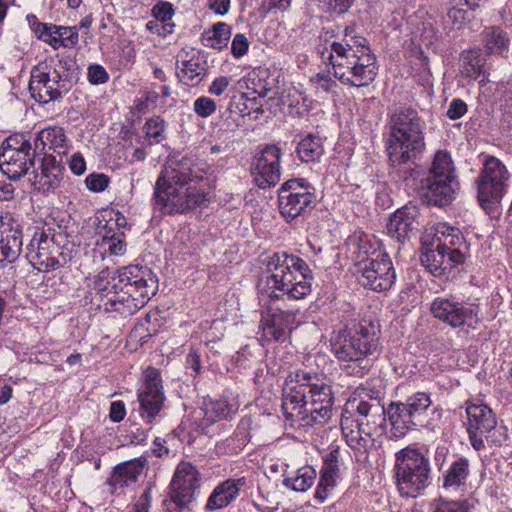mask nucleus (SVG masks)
<instances>
[{"label":"nucleus","instance_id":"1","mask_svg":"<svg viewBox=\"0 0 512 512\" xmlns=\"http://www.w3.org/2000/svg\"><path fill=\"white\" fill-rule=\"evenodd\" d=\"M202 169L190 158L171 162L161 171L154 187V207L163 214L185 213L207 202L198 186Z\"/></svg>","mask_w":512,"mask_h":512},{"label":"nucleus","instance_id":"2","mask_svg":"<svg viewBox=\"0 0 512 512\" xmlns=\"http://www.w3.org/2000/svg\"><path fill=\"white\" fill-rule=\"evenodd\" d=\"M333 392L317 374L296 371L286 381L282 399L283 415L303 425L326 423L332 414Z\"/></svg>","mask_w":512,"mask_h":512},{"label":"nucleus","instance_id":"3","mask_svg":"<svg viewBox=\"0 0 512 512\" xmlns=\"http://www.w3.org/2000/svg\"><path fill=\"white\" fill-rule=\"evenodd\" d=\"M95 288L107 295L112 294L105 303V309L129 316L141 309L155 295L157 280L147 267L130 265L116 273L102 270L96 280Z\"/></svg>","mask_w":512,"mask_h":512},{"label":"nucleus","instance_id":"4","mask_svg":"<svg viewBox=\"0 0 512 512\" xmlns=\"http://www.w3.org/2000/svg\"><path fill=\"white\" fill-rule=\"evenodd\" d=\"M352 33L353 29L347 27L341 41L331 42L319 50V54L323 60L329 61L334 77L342 84L365 87L375 80L378 65L368 40Z\"/></svg>","mask_w":512,"mask_h":512},{"label":"nucleus","instance_id":"5","mask_svg":"<svg viewBox=\"0 0 512 512\" xmlns=\"http://www.w3.org/2000/svg\"><path fill=\"white\" fill-rule=\"evenodd\" d=\"M313 274L297 255L276 252L267 258L265 274L259 282L260 301L299 300L311 292Z\"/></svg>","mask_w":512,"mask_h":512},{"label":"nucleus","instance_id":"6","mask_svg":"<svg viewBox=\"0 0 512 512\" xmlns=\"http://www.w3.org/2000/svg\"><path fill=\"white\" fill-rule=\"evenodd\" d=\"M425 127L418 111L409 106H399L388 115L386 151L392 166L414 162L423 153Z\"/></svg>","mask_w":512,"mask_h":512},{"label":"nucleus","instance_id":"7","mask_svg":"<svg viewBox=\"0 0 512 512\" xmlns=\"http://www.w3.org/2000/svg\"><path fill=\"white\" fill-rule=\"evenodd\" d=\"M393 471L397 490L402 497L416 498L431 483L429 457L410 446L396 452Z\"/></svg>","mask_w":512,"mask_h":512},{"label":"nucleus","instance_id":"8","mask_svg":"<svg viewBox=\"0 0 512 512\" xmlns=\"http://www.w3.org/2000/svg\"><path fill=\"white\" fill-rule=\"evenodd\" d=\"M459 183L451 155L443 150L435 153L427 176L421 181L422 202L434 206L449 205L455 198Z\"/></svg>","mask_w":512,"mask_h":512},{"label":"nucleus","instance_id":"9","mask_svg":"<svg viewBox=\"0 0 512 512\" xmlns=\"http://www.w3.org/2000/svg\"><path fill=\"white\" fill-rule=\"evenodd\" d=\"M431 404L430 395L425 392L414 393L405 402H390L387 417L391 425V436L400 439L408 432L423 427Z\"/></svg>","mask_w":512,"mask_h":512},{"label":"nucleus","instance_id":"10","mask_svg":"<svg viewBox=\"0 0 512 512\" xmlns=\"http://www.w3.org/2000/svg\"><path fill=\"white\" fill-rule=\"evenodd\" d=\"M510 173L495 156H485L483 168L476 180L477 198L481 207L492 213L501 203L508 187Z\"/></svg>","mask_w":512,"mask_h":512},{"label":"nucleus","instance_id":"11","mask_svg":"<svg viewBox=\"0 0 512 512\" xmlns=\"http://www.w3.org/2000/svg\"><path fill=\"white\" fill-rule=\"evenodd\" d=\"M315 201V188L302 178L290 179L278 190L279 212L287 222L310 212Z\"/></svg>","mask_w":512,"mask_h":512},{"label":"nucleus","instance_id":"12","mask_svg":"<svg viewBox=\"0 0 512 512\" xmlns=\"http://www.w3.org/2000/svg\"><path fill=\"white\" fill-rule=\"evenodd\" d=\"M35 154L31 143L23 135L10 136L0 148V170L9 179H20L34 164Z\"/></svg>","mask_w":512,"mask_h":512},{"label":"nucleus","instance_id":"13","mask_svg":"<svg viewBox=\"0 0 512 512\" xmlns=\"http://www.w3.org/2000/svg\"><path fill=\"white\" fill-rule=\"evenodd\" d=\"M200 487V473L189 462H180L170 483V498L163 501L164 512H181L193 501Z\"/></svg>","mask_w":512,"mask_h":512},{"label":"nucleus","instance_id":"14","mask_svg":"<svg viewBox=\"0 0 512 512\" xmlns=\"http://www.w3.org/2000/svg\"><path fill=\"white\" fill-rule=\"evenodd\" d=\"M373 255L360 263L359 281L363 287L372 291H388L396 281V271L391 258L386 252L379 251Z\"/></svg>","mask_w":512,"mask_h":512},{"label":"nucleus","instance_id":"15","mask_svg":"<svg viewBox=\"0 0 512 512\" xmlns=\"http://www.w3.org/2000/svg\"><path fill=\"white\" fill-rule=\"evenodd\" d=\"M143 386L138 390L139 413L143 421L153 424L166 399L159 370L148 366L143 370Z\"/></svg>","mask_w":512,"mask_h":512},{"label":"nucleus","instance_id":"16","mask_svg":"<svg viewBox=\"0 0 512 512\" xmlns=\"http://www.w3.org/2000/svg\"><path fill=\"white\" fill-rule=\"evenodd\" d=\"M383 398L384 393L381 390L369 384L361 385L352 393L344 409L346 413H354L377 423L387 415V407L382 403Z\"/></svg>","mask_w":512,"mask_h":512},{"label":"nucleus","instance_id":"17","mask_svg":"<svg viewBox=\"0 0 512 512\" xmlns=\"http://www.w3.org/2000/svg\"><path fill=\"white\" fill-rule=\"evenodd\" d=\"M433 316L453 328L468 327L476 329L479 322L478 312L453 297H437L431 304Z\"/></svg>","mask_w":512,"mask_h":512},{"label":"nucleus","instance_id":"18","mask_svg":"<svg viewBox=\"0 0 512 512\" xmlns=\"http://www.w3.org/2000/svg\"><path fill=\"white\" fill-rule=\"evenodd\" d=\"M69 82L57 70L44 72L38 67L31 71L29 91L38 102L47 104L56 101L69 90Z\"/></svg>","mask_w":512,"mask_h":512},{"label":"nucleus","instance_id":"19","mask_svg":"<svg viewBox=\"0 0 512 512\" xmlns=\"http://www.w3.org/2000/svg\"><path fill=\"white\" fill-rule=\"evenodd\" d=\"M281 156V149L276 145H266L254 156L252 175L259 188L266 189L280 181Z\"/></svg>","mask_w":512,"mask_h":512},{"label":"nucleus","instance_id":"20","mask_svg":"<svg viewBox=\"0 0 512 512\" xmlns=\"http://www.w3.org/2000/svg\"><path fill=\"white\" fill-rule=\"evenodd\" d=\"M466 415L465 426L469 442L474 450H483L485 448L483 435L494 428L497 418L492 409L483 403H467Z\"/></svg>","mask_w":512,"mask_h":512},{"label":"nucleus","instance_id":"21","mask_svg":"<svg viewBox=\"0 0 512 512\" xmlns=\"http://www.w3.org/2000/svg\"><path fill=\"white\" fill-rule=\"evenodd\" d=\"M377 423L364 417L355 418L354 413H346L343 409L341 416V429L347 445L357 451H366Z\"/></svg>","mask_w":512,"mask_h":512},{"label":"nucleus","instance_id":"22","mask_svg":"<svg viewBox=\"0 0 512 512\" xmlns=\"http://www.w3.org/2000/svg\"><path fill=\"white\" fill-rule=\"evenodd\" d=\"M464 262L461 250L448 251L438 245L421 255V263L434 276H442Z\"/></svg>","mask_w":512,"mask_h":512},{"label":"nucleus","instance_id":"23","mask_svg":"<svg viewBox=\"0 0 512 512\" xmlns=\"http://www.w3.org/2000/svg\"><path fill=\"white\" fill-rule=\"evenodd\" d=\"M419 211L414 205H406L398 209L387 223L388 235L398 242H404L418 229Z\"/></svg>","mask_w":512,"mask_h":512},{"label":"nucleus","instance_id":"24","mask_svg":"<svg viewBox=\"0 0 512 512\" xmlns=\"http://www.w3.org/2000/svg\"><path fill=\"white\" fill-rule=\"evenodd\" d=\"M246 485V478H228L215 486L205 504L207 511L224 509L239 496L240 490Z\"/></svg>","mask_w":512,"mask_h":512},{"label":"nucleus","instance_id":"25","mask_svg":"<svg viewBox=\"0 0 512 512\" xmlns=\"http://www.w3.org/2000/svg\"><path fill=\"white\" fill-rule=\"evenodd\" d=\"M64 171V166L54 156H45L40 167L33 171V183L38 184V189L43 193L54 192L61 184Z\"/></svg>","mask_w":512,"mask_h":512},{"label":"nucleus","instance_id":"26","mask_svg":"<svg viewBox=\"0 0 512 512\" xmlns=\"http://www.w3.org/2000/svg\"><path fill=\"white\" fill-rule=\"evenodd\" d=\"M176 65L179 80L188 86L198 85L207 72V63L200 55L193 54L188 58L184 50L178 53Z\"/></svg>","mask_w":512,"mask_h":512},{"label":"nucleus","instance_id":"27","mask_svg":"<svg viewBox=\"0 0 512 512\" xmlns=\"http://www.w3.org/2000/svg\"><path fill=\"white\" fill-rule=\"evenodd\" d=\"M290 314L279 307L267 305L262 313L261 329L262 337L266 341H278L285 336Z\"/></svg>","mask_w":512,"mask_h":512},{"label":"nucleus","instance_id":"28","mask_svg":"<svg viewBox=\"0 0 512 512\" xmlns=\"http://www.w3.org/2000/svg\"><path fill=\"white\" fill-rule=\"evenodd\" d=\"M470 474V461L463 456L457 457L443 472L442 487L450 492L463 491Z\"/></svg>","mask_w":512,"mask_h":512},{"label":"nucleus","instance_id":"29","mask_svg":"<svg viewBox=\"0 0 512 512\" xmlns=\"http://www.w3.org/2000/svg\"><path fill=\"white\" fill-rule=\"evenodd\" d=\"M145 463V459L139 458L118 464L108 480L109 485L117 490L135 483L141 475Z\"/></svg>","mask_w":512,"mask_h":512},{"label":"nucleus","instance_id":"30","mask_svg":"<svg viewBox=\"0 0 512 512\" xmlns=\"http://www.w3.org/2000/svg\"><path fill=\"white\" fill-rule=\"evenodd\" d=\"M34 152H43L46 148L58 155H65L67 152V137L64 129L60 126H51L42 129L35 141Z\"/></svg>","mask_w":512,"mask_h":512},{"label":"nucleus","instance_id":"31","mask_svg":"<svg viewBox=\"0 0 512 512\" xmlns=\"http://www.w3.org/2000/svg\"><path fill=\"white\" fill-rule=\"evenodd\" d=\"M22 232L19 225L5 228L0 235V262H14L22 252Z\"/></svg>","mask_w":512,"mask_h":512},{"label":"nucleus","instance_id":"32","mask_svg":"<svg viewBox=\"0 0 512 512\" xmlns=\"http://www.w3.org/2000/svg\"><path fill=\"white\" fill-rule=\"evenodd\" d=\"M482 43L489 55L503 56L509 51L510 38L500 27L490 26L482 32Z\"/></svg>","mask_w":512,"mask_h":512},{"label":"nucleus","instance_id":"33","mask_svg":"<svg viewBox=\"0 0 512 512\" xmlns=\"http://www.w3.org/2000/svg\"><path fill=\"white\" fill-rule=\"evenodd\" d=\"M239 407L238 394L226 391L222 398L209 403L207 414L212 421L224 420L232 417Z\"/></svg>","mask_w":512,"mask_h":512},{"label":"nucleus","instance_id":"34","mask_svg":"<svg viewBox=\"0 0 512 512\" xmlns=\"http://www.w3.org/2000/svg\"><path fill=\"white\" fill-rule=\"evenodd\" d=\"M126 242L122 232H113L111 229L96 240V250L104 259L107 256H122L126 252Z\"/></svg>","mask_w":512,"mask_h":512},{"label":"nucleus","instance_id":"35","mask_svg":"<svg viewBox=\"0 0 512 512\" xmlns=\"http://www.w3.org/2000/svg\"><path fill=\"white\" fill-rule=\"evenodd\" d=\"M296 153L302 162H319L324 154L322 138L317 135L307 134L297 144Z\"/></svg>","mask_w":512,"mask_h":512},{"label":"nucleus","instance_id":"36","mask_svg":"<svg viewBox=\"0 0 512 512\" xmlns=\"http://www.w3.org/2000/svg\"><path fill=\"white\" fill-rule=\"evenodd\" d=\"M317 473L311 466H303L299 468L294 477H285L282 481L283 485L296 492L307 491L314 483Z\"/></svg>","mask_w":512,"mask_h":512},{"label":"nucleus","instance_id":"37","mask_svg":"<svg viewBox=\"0 0 512 512\" xmlns=\"http://www.w3.org/2000/svg\"><path fill=\"white\" fill-rule=\"evenodd\" d=\"M342 369L351 376H364L370 369V362L367 354H336Z\"/></svg>","mask_w":512,"mask_h":512},{"label":"nucleus","instance_id":"38","mask_svg":"<svg viewBox=\"0 0 512 512\" xmlns=\"http://www.w3.org/2000/svg\"><path fill=\"white\" fill-rule=\"evenodd\" d=\"M340 448L338 446H331L329 452L323 457V465L320 470V476L326 479L336 481L340 473Z\"/></svg>","mask_w":512,"mask_h":512},{"label":"nucleus","instance_id":"39","mask_svg":"<svg viewBox=\"0 0 512 512\" xmlns=\"http://www.w3.org/2000/svg\"><path fill=\"white\" fill-rule=\"evenodd\" d=\"M462 68L464 74L467 77L477 79L478 77L482 76L483 78L480 80L481 85H485V83L489 81L488 74H486L484 69L483 60L477 56L468 54L467 56L463 57Z\"/></svg>","mask_w":512,"mask_h":512},{"label":"nucleus","instance_id":"40","mask_svg":"<svg viewBox=\"0 0 512 512\" xmlns=\"http://www.w3.org/2000/svg\"><path fill=\"white\" fill-rule=\"evenodd\" d=\"M437 232L441 234V237H438L437 245L439 247L448 251L461 250L460 246L464 243V237L457 228L443 227L442 231L438 230Z\"/></svg>","mask_w":512,"mask_h":512},{"label":"nucleus","instance_id":"41","mask_svg":"<svg viewBox=\"0 0 512 512\" xmlns=\"http://www.w3.org/2000/svg\"><path fill=\"white\" fill-rule=\"evenodd\" d=\"M362 338L363 339L352 337L349 340V345L344 344L337 346V344H335L333 352H348L350 348L354 349L355 352H374L377 349V343L374 337L368 339L366 334H362Z\"/></svg>","mask_w":512,"mask_h":512},{"label":"nucleus","instance_id":"42","mask_svg":"<svg viewBox=\"0 0 512 512\" xmlns=\"http://www.w3.org/2000/svg\"><path fill=\"white\" fill-rule=\"evenodd\" d=\"M210 33L211 35L207 38L210 42L209 45L214 49L221 50L228 44V40L231 36V27L224 22H218L213 26Z\"/></svg>","mask_w":512,"mask_h":512},{"label":"nucleus","instance_id":"43","mask_svg":"<svg viewBox=\"0 0 512 512\" xmlns=\"http://www.w3.org/2000/svg\"><path fill=\"white\" fill-rule=\"evenodd\" d=\"M429 512H469L467 500L436 499L432 502Z\"/></svg>","mask_w":512,"mask_h":512},{"label":"nucleus","instance_id":"44","mask_svg":"<svg viewBox=\"0 0 512 512\" xmlns=\"http://www.w3.org/2000/svg\"><path fill=\"white\" fill-rule=\"evenodd\" d=\"M35 31L39 34V39L48 43L52 48L58 49L61 47L62 40L60 41L58 38L60 26L38 23Z\"/></svg>","mask_w":512,"mask_h":512},{"label":"nucleus","instance_id":"45","mask_svg":"<svg viewBox=\"0 0 512 512\" xmlns=\"http://www.w3.org/2000/svg\"><path fill=\"white\" fill-rule=\"evenodd\" d=\"M146 136L155 143H160L165 139L166 123L160 116L148 119L144 126Z\"/></svg>","mask_w":512,"mask_h":512},{"label":"nucleus","instance_id":"46","mask_svg":"<svg viewBox=\"0 0 512 512\" xmlns=\"http://www.w3.org/2000/svg\"><path fill=\"white\" fill-rule=\"evenodd\" d=\"M483 440L490 447H501L509 440L508 428L505 425H498L496 421L494 428L483 435Z\"/></svg>","mask_w":512,"mask_h":512},{"label":"nucleus","instance_id":"47","mask_svg":"<svg viewBox=\"0 0 512 512\" xmlns=\"http://www.w3.org/2000/svg\"><path fill=\"white\" fill-rule=\"evenodd\" d=\"M216 109V102L208 96L198 97L193 103L194 112L201 118L212 116L216 112Z\"/></svg>","mask_w":512,"mask_h":512},{"label":"nucleus","instance_id":"48","mask_svg":"<svg viewBox=\"0 0 512 512\" xmlns=\"http://www.w3.org/2000/svg\"><path fill=\"white\" fill-rule=\"evenodd\" d=\"M37 263L46 270H55L66 264V257L62 252H59L58 256L51 255L49 252H41Z\"/></svg>","mask_w":512,"mask_h":512},{"label":"nucleus","instance_id":"49","mask_svg":"<svg viewBox=\"0 0 512 512\" xmlns=\"http://www.w3.org/2000/svg\"><path fill=\"white\" fill-rule=\"evenodd\" d=\"M353 0H319L321 8L329 13L342 15L351 7Z\"/></svg>","mask_w":512,"mask_h":512},{"label":"nucleus","instance_id":"50","mask_svg":"<svg viewBox=\"0 0 512 512\" xmlns=\"http://www.w3.org/2000/svg\"><path fill=\"white\" fill-rule=\"evenodd\" d=\"M109 182V177L102 173H92L88 175L85 179L87 188L93 192L104 191L108 187Z\"/></svg>","mask_w":512,"mask_h":512},{"label":"nucleus","instance_id":"51","mask_svg":"<svg viewBox=\"0 0 512 512\" xmlns=\"http://www.w3.org/2000/svg\"><path fill=\"white\" fill-rule=\"evenodd\" d=\"M152 15L158 22L165 23L174 15L173 5L169 2H158L152 9Z\"/></svg>","mask_w":512,"mask_h":512},{"label":"nucleus","instance_id":"52","mask_svg":"<svg viewBox=\"0 0 512 512\" xmlns=\"http://www.w3.org/2000/svg\"><path fill=\"white\" fill-rule=\"evenodd\" d=\"M335 484V480L320 476L315 491V499L323 503L328 498L329 492L334 488Z\"/></svg>","mask_w":512,"mask_h":512},{"label":"nucleus","instance_id":"53","mask_svg":"<svg viewBox=\"0 0 512 512\" xmlns=\"http://www.w3.org/2000/svg\"><path fill=\"white\" fill-rule=\"evenodd\" d=\"M109 75L106 69L98 64L90 65L88 68V80L91 84L99 85L108 81Z\"/></svg>","mask_w":512,"mask_h":512},{"label":"nucleus","instance_id":"54","mask_svg":"<svg viewBox=\"0 0 512 512\" xmlns=\"http://www.w3.org/2000/svg\"><path fill=\"white\" fill-rule=\"evenodd\" d=\"M249 48V42L244 34L238 33L234 36L231 43V53L234 57L240 58L244 56Z\"/></svg>","mask_w":512,"mask_h":512},{"label":"nucleus","instance_id":"55","mask_svg":"<svg viewBox=\"0 0 512 512\" xmlns=\"http://www.w3.org/2000/svg\"><path fill=\"white\" fill-rule=\"evenodd\" d=\"M467 112V104L459 98L453 99L447 109L446 115L451 120L463 117Z\"/></svg>","mask_w":512,"mask_h":512},{"label":"nucleus","instance_id":"56","mask_svg":"<svg viewBox=\"0 0 512 512\" xmlns=\"http://www.w3.org/2000/svg\"><path fill=\"white\" fill-rule=\"evenodd\" d=\"M59 40H62L61 47H73L78 43V33L71 27L60 26Z\"/></svg>","mask_w":512,"mask_h":512},{"label":"nucleus","instance_id":"57","mask_svg":"<svg viewBox=\"0 0 512 512\" xmlns=\"http://www.w3.org/2000/svg\"><path fill=\"white\" fill-rule=\"evenodd\" d=\"M231 83V78L227 76L216 77L208 88V92L214 96H221L227 90Z\"/></svg>","mask_w":512,"mask_h":512},{"label":"nucleus","instance_id":"58","mask_svg":"<svg viewBox=\"0 0 512 512\" xmlns=\"http://www.w3.org/2000/svg\"><path fill=\"white\" fill-rule=\"evenodd\" d=\"M311 81L318 90L321 89L327 93L332 92L337 87V83L330 76L321 73L316 74V76L311 78Z\"/></svg>","mask_w":512,"mask_h":512},{"label":"nucleus","instance_id":"59","mask_svg":"<svg viewBox=\"0 0 512 512\" xmlns=\"http://www.w3.org/2000/svg\"><path fill=\"white\" fill-rule=\"evenodd\" d=\"M126 415V408L123 401H114L110 405L109 418L113 422H120Z\"/></svg>","mask_w":512,"mask_h":512},{"label":"nucleus","instance_id":"60","mask_svg":"<svg viewBox=\"0 0 512 512\" xmlns=\"http://www.w3.org/2000/svg\"><path fill=\"white\" fill-rule=\"evenodd\" d=\"M151 488H147L134 504V512H148L151 507Z\"/></svg>","mask_w":512,"mask_h":512},{"label":"nucleus","instance_id":"61","mask_svg":"<svg viewBox=\"0 0 512 512\" xmlns=\"http://www.w3.org/2000/svg\"><path fill=\"white\" fill-rule=\"evenodd\" d=\"M151 335L146 331V329L141 325L135 327L131 333L129 334L128 343L129 345H134L136 343H140V346L146 342V338H150Z\"/></svg>","mask_w":512,"mask_h":512},{"label":"nucleus","instance_id":"62","mask_svg":"<svg viewBox=\"0 0 512 512\" xmlns=\"http://www.w3.org/2000/svg\"><path fill=\"white\" fill-rule=\"evenodd\" d=\"M71 171L76 175H82L86 170V162L80 153H75L69 161Z\"/></svg>","mask_w":512,"mask_h":512},{"label":"nucleus","instance_id":"63","mask_svg":"<svg viewBox=\"0 0 512 512\" xmlns=\"http://www.w3.org/2000/svg\"><path fill=\"white\" fill-rule=\"evenodd\" d=\"M454 5L449 9L447 16L453 24H462L466 21V11L457 7V0Z\"/></svg>","mask_w":512,"mask_h":512},{"label":"nucleus","instance_id":"64","mask_svg":"<svg viewBox=\"0 0 512 512\" xmlns=\"http://www.w3.org/2000/svg\"><path fill=\"white\" fill-rule=\"evenodd\" d=\"M147 435L148 430L138 426H133L130 430L129 437L132 444L141 445L146 441Z\"/></svg>","mask_w":512,"mask_h":512}]
</instances>
